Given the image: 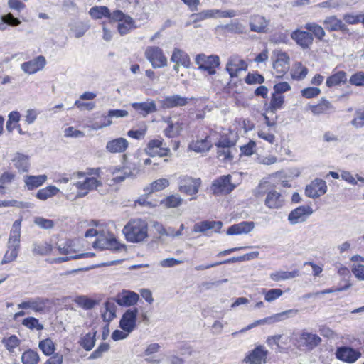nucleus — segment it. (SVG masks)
<instances>
[{
    "label": "nucleus",
    "mask_w": 364,
    "mask_h": 364,
    "mask_svg": "<svg viewBox=\"0 0 364 364\" xmlns=\"http://www.w3.org/2000/svg\"><path fill=\"white\" fill-rule=\"evenodd\" d=\"M21 226V220H17L13 223L8 241L7 250L1 260V264L10 263L17 258L20 247Z\"/></svg>",
    "instance_id": "obj_1"
},
{
    "label": "nucleus",
    "mask_w": 364,
    "mask_h": 364,
    "mask_svg": "<svg viewBox=\"0 0 364 364\" xmlns=\"http://www.w3.org/2000/svg\"><path fill=\"white\" fill-rule=\"evenodd\" d=\"M123 232L127 241L140 242L148 236V225L141 219H134L124 226Z\"/></svg>",
    "instance_id": "obj_2"
},
{
    "label": "nucleus",
    "mask_w": 364,
    "mask_h": 364,
    "mask_svg": "<svg viewBox=\"0 0 364 364\" xmlns=\"http://www.w3.org/2000/svg\"><path fill=\"white\" fill-rule=\"evenodd\" d=\"M195 62L200 70L207 71L209 75H215L216 73V68L220 64L218 55H206L203 53L197 55Z\"/></svg>",
    "instance_id": "obj_3"
},
{
    "label": "nucleus",
    "mask_w": 364,
    "mask_h": 364,
    "mask_svg": "<svg viewBox=\"0 0 364 364\" xmlns=\"http://www.w3.org/2000/svg\"><path fill=\"white\" fill-rule=\"evenodd\" d=\"M299 313L298 309H288L284 311L277 313L275 314H273L270 316L266 317L262 319L257 320L254 321L252 323L248 325L246 328V330L251 329L254 327H256L259 325H265V324H273L275 323H278L280 321H282L285 319H287L291 317L295 316Z\"/></svg>",
    "instance_id": "obj_4"
},
{
    "label": "nucleus",
    "mask_w": 364,
    "mask_h": 364,
    "mask_svg": "<svg viewBox=\"0 0 364 364\" xmlns=\"http://www.w3.org/2000/svg\"><path fill=\"white\" fill-rule=\"evenodd\" d=\"M112 21L118 22L117 29L121 36L129 33L136 28L134 19L120 10H115L112 13Z\"/></svg>",
    "instance_id": "obj_5"
},
{
    "label": "nucleus",
    "mask_w": 364,
    "mask_h": 364,
    "mask_svg": "<svg viewBox=\"0 0 364 364\" xmlns=\"http://www.w3.org/2000/svg\"><path fill=\"white\" fill-rule=\"evenodd\" d=\"M144 55L154 68H161L167 65V58L159 47L148 46Z\"/></svg>",
    "instance_id": "obj_6"
},
{
    "label": "nucleus",
    "mask_w": 364,
    "mask_h": 364,
    "mask_svg": "<svg viewBox=\"0 0 364 364\" xmlns=\"http://www.w3.org/2000/svg\"><path fill=\"white\" fill-rule=\"evenodd\" d=\"M83 181H79L73 183V186L80 191L77 193V198L86 196L88 193L93 190H97L102 186V182L100 178L95 176H85Z\"/></svg>",
    "instance_id": "obj_7"
},
{
    "label": "nucleus",
    "mask_w": 364,
    "mask_h": 364,
    "mask_svg": "<svg viewBox=\"0 0 364 364\" xmlns=\"http://www.w3.org/2000/svg\"><path fill=\"white\" fill-rule=\"evenodd\" d=\"M247 63L238 55H232L228 58L225 70L230 78L237 77L240 73L247 70Z\"/></svg>",
    "instance_id": "obj_8"
},
{
    "label": "nucleus",
    "mask_w": 364,
    "mask_h": 364,
    "mask_svg": "<svg viewBox=\"0 0 364 364\" xmlns=\"http://www.w3.org/2000/svg\"><path fill=\"white\" fill-rule=\"evenodd\" d=\"M201 181L200 178H193L182 176L178 179V190L186 195H195L198 192Z\"/></svg>",
    "instance_id": "obj_9"
},
{
    "label": "nucleus",
    "mask_w": 364,
    "mask_h": 364,
    "mask_svg": "<svg viewBox=\"0 0 364 364\" xmlns=\"http://www.w3.org/2000/svg\"><path fill=\"white\" fill-rule=\"evenodd\" d=\"M231 176H222L215 180L211 186V190L215 195H225L232 192L235 185L231 183Z\"/></svg>",
    "instance_id": "obj_10"
},
{
    "label": "nucleus",
    "mask_w": 364,
    "mask_h": 364,
    "mask_svg": "<svg viewBox=\"0 0 364 364\" xmlns=\"http://www.w3.org/2000/svg\"><path fill=\"white\" fill-rule=\"evenodd\" d=\"M93 247L100 250L109 249L119 250L122 245L117 240L113 234L107 233L98 235Z\"/></svg>",
    "instance_id": "obj_11"
},
{
    "label": "nucleus",
    "mask_w": 364,
    "mask_h": 364,
    "mask_svg": "<svg viewBox=\"0 0 364 364\" xmlns=\"http://www.w3.org/2000/svg\"><path fill=\"white\" fill-rule=\"evenodd\" d=\"M48 299L43 297L30 298L17 305L21 309H31L35 313H44Z\"/></svg>",
    "instance_id": "obj_12"
},
{
    "label": "nucleus",
    "mask_w": 364,
    "mask_h": 364,
    "mask_svg": "<svg viewBox=\"0 0 364 364\" xmlns=\"http://www.w3.org/2000/svg\"><path fill=\"white\" fill-rule=\"evenodd\" d=\"M163 144L164 140L162 139H152L149 141L145 148V152L151 157L156 156L160 157L170 156L171 154L170 149L164 147Z\"/></svg>",
    "instance_id": "obj_13"
},
{
    "label": "nucleus",
    "mask_w": 364,
    "mask_h": 364,
    "mask_svg": "<svg viewBox=\"0 0 364 364\" xmlns=\"http://www.w3.org/2000/svg\"><path fill=\"white\" fill-rule=\"evenodd\" d=\"M137 314L136 308L127 309L119 321V327L128 333H132L136 328Z\"/></svg>",
    "instance_id": "obj_14"
},
{
    "label": "nucleus",
    "mask_w": 364,
    "mask_h": 364,
    "mask_svg": "<svg viewBox=\"0 0 364 364\" xmlns=\"http://www.w3.org/2000/svg\"><path fill=\"white\" fill-rule=\"evenodd\" d=\"M274 58L273 63V68L276 72L279 75H283L289 68V57L281 50H275L273 52Z\"/></svg>",
    "instance_id": "obj_15"
},
{
    "label": "nucleus",
    "mask_w": 364,
    "mask_h": 364,
    "mask_svg": "<svg viewBox=\"0 0 364 364\" xmlns=\"http://www.w3.org/2000/svg\"><path fill=\"white\" fill-rule=\"evenodd\" d=\"M313 209L309 205L299 206L290 212L288 220L291 225L304 222L312 213Z\"/></svg>",
    "instance_id": "obj_16"
},
{
    "label": "nucleus",
    "mask_w": 364,
    "mask_h": 364,
    "mask_svg": "<svg viewBox=\"0 0 364 364\" xmlns=\"http://www.w3.org/2000/svg\"><path fill=\"white\" fill-rule=\"evenodd\" d=\"M193 99V97H186L176 94L165 97L164 99L160 100V104L163 109H171L186 106Z\"/></svg>",
    "instance_id": "obj_17"
},
{
    "label": "nucleus",
    "mask_w": 364,
    "mask_h": 364,
    "mask_svg": "<svg viewBox=\"0 0 364 364\" xmlns=\"http://www.w3.org/2000/svg\"><path fill=\"white\" fill-rule=\"evenodd\" d=\"M327 186L325 181L315 179L305 189L306 195L311 198H318L326 193Z\"/></svg>",
    "instance_id": "obj_18"
},
{
    "label": "nucleus",
    "mask_w": 364,
    "mask_h": 364,
    "mask_svg": "<svg viewBox=\"0 0 364 364\" xmlns=\"http://www.w3.org/2000/svg\"><path fill=\"white\" fill-rule=\"evenodd\" d=\"M46 64L44 56L39 55L36 58L21 65V70L26 74L31 75L42 70Z\"/></svg>",
    "instance_id": "obj_19"
},
{
    "label": "nucleus",
    "mask_w": 364,
    "mask_h": 364,
    "mask_svg": "<svg viewBox=\"0 0 364 364\" xmlns=\"http://www.w3.org/2000/svg\"><path fill=\"white\" fill-rule=\"evenodd\" d=\"M360 355L361 354L359 351L350 347H339L336 352V356L338 360L348 363H355Z\"/></svg>",
    "instance_id": "obj_20"
},
{
    "label": "nucleus",
    "mask_w": 364,
    "mask_h": 364,
    "mask_svg": "<svg viewBox=\"0 0 364 364\" xmlns=\"http://www.w3.org/2000/svg\"><path fill=\"white\" fill-rule=\"evenodd\" d=\"M139 299V294L129 290H123L118 293L114 298L115 302L121 306H134Z\"/></svg>",
    "instance_id": "obj_21"
},
{
    "label": "nucleus",
    "mask_w": 364,
    "mask_h": 364,
    "mask_svg": "<svg viewBox=\"0 0 364 364\" xmlns=\"http://www.w3.org/2000/svg\"><path fill=\"white\" fill-rule=\"evenodd\" d=\"M291 38L303 49L309 48L314 41V38L311 33L300 29L293 31L291 33Z\"/></svg>",
    "instance_id": "obj_22"
},
{
    "label": "nucleus",
    "mask_w": 364,
    "mask_h": 364,
    "mask_svg": "<svg viewBox=\"0 0 364 364\" xmlns=\"http://www.w3.org/2000/svg\"><path fill=\"white\" fill-rule=\"evenodd\" d=\"M321 341V338L315 334L308 332L305 330L302 331L298 342L301 346L306 347L309 350H312L316 347Z\"/></svg>",
    "instance_id": "obj_23"
},
{
    "label": "nucleus",
    "mask_w": 364,
    "mask_h": 364,
    "mask_svg": "<svg viewBox=\"0 0 364 364\" xmlns=\"http://www.w3.org/2000/svg\"><path fill=\"white\" fill-rule=\"evenodd\" d=\"M250 28L256 33H267L269 20L261 15H254L250 19Z\"/></svg>",
    "instance_id": "obj_24"
},
{
    "label": "nucleus",
    "mask_w": 364,
    "mask_h": 364,
    "mask_svg": "<svg viewBox=\"0 0 364 364\" xmlns=\"http://www.w3.org/2000/svg\"><path fill=\"white\" fill-rule=\"evenodd\" d=\"M267 351L261 346L256 347L247 355L244 361L250 364H263L266 362Z\"/></svg>",
    "instance_id": "obj_25"
},
{
    "label": "nucleus",
    "mask_w": 364,
    "mask_h": 364,
    "mask_svg": "<svg viewBox=\"0 0 364 364\" xmlns=\"http://www.w3.org/2000/svg\"><path fill=\"white\" fill-rule=\"evenodd\" d=\"M129 142L123 137L116 138L107 141L106 150L112 154L123 153L128 148Z\"/></svg>",
    "instance_id": "obj_26"
},
{
    "label": "nucleus",
    "mask_w": 364,
    "mask_h": 364,
    "mask_svg": "<svg viewBox=\"0 0 364 364\" xmlns=\"http://www.w3.org/2000/svg\"><path fill=\"white\" fill-rule=\"evenodd\" d=\"M11 161L18 173H27L29 171L30 159L28 155L16 153L14 154Z\"/></svg>",
    "instance_id": "obj_27"
},
{
    "label": "nucleus",
    "mask_w": 364,
    "mask_h": 364,
    "mask_svg": "<svg viewBox=\"0 0 364 364\" xmlns=\"http://www.w3.org/2000/svg\"><path fill=\"white\" fill-rule=\"evenodd\" d=\"M132 107L144 117L157 111L156 105L154 100L143 102H134L132 104Z\"/></svg>",
    "instance_id": "obj_28"
},
{
    "label": "nucleus",
    "mask_w": 364,
    "mask_h": 364,
    "mask_svg": "<svg viewBox=\"0 0 364 364\" xmlns=\"http://www.w3.org/2000/svg\"><path fill=\"white\" fill-rule=\"evenodd\" d=\"M283 196L276 191H269L266 197L264 204L270 209H277L284 205Z\"/></svg>",
    "instance_id": "obj_29"
},
{
    "label": "nucleus",
    "mask_w": 364,
    "mask_h": 364,
    "mask_svg": "<svg viewBox=\"0 0 364 364\" xmlns=\"http://www.w3.org/2000/svg\"><path fill=\"white\" fill-rule=\"evenodd\" d=\"M323 23L328 31H346L348 30L346 24L335 15L326 17Z\"/></svg>",
    "instance_id": "obj_30"
},
{
    "label": "nucleus",
    "mask_w": 364,
    "mask_h": 364,
    "mask_svg": "<svg viewBox=\"0 0 364 364\" xmlns=\"http://www.w3.org/2000/svg\"><path fill=\"white\" fill-rule=\"evenodd\" d=\"M222 225L223 223L221 221L204 220L194 225L193 232H205L206 231L212 229L215 230V232H218Z\"/></svg>",
    "instance_id": "obj_31"
},
{
    "label": "nucleus",
    "mask_w": 364,
    "mask_h": 364,
    "mask_svg": "<svg viewBox=\"0 0 364 364\" xmlns=\"http://www.w3.org/2000/svg\"><path fill=\"white\" fill-rule=\"evenodd\" d=\"M47 176L43 175H26L23 176V182L28 190L31 191L41 186L46 181Z\"/></svg>",
    "instance_id": "obj_32"
},
{
    "label": "nucleus",
    "mask_w": 364,
    "mask_h": 364,
    "mask_svg": "<svg viewBox=\"0 0 364 364\" xmlns=\"http://www.w3.org/2000/svg\"><path fill=\"white\" fill-rule=\"evenodd\" d=\"M254 227L255 224L253 222H242L229 227L227 234L228 235L247 234L252 231Z\"/></svg>",
    "instance_id": "obj_33"
},
{
    "label": "nucleus",
    "mask_w": 364,
    "mask_h": 364,
    "mask_svg": "<svg viewBox=\"0 0 364 364\" xmlns=\"http://www.w3.org/2000/svg\"><path fill=\"white\" fill-rule=\"evenodd\" d=\"M171 61L173 63L181 64L185 68H188L191 65L189 55L179 48H174L171 57Z\"/></svg>",
    "instance_id": "obj_34"
},
{
    "label": "nucleus",
    "mask_w": 364,
    "mask_h": 364,
    "mask_svg": "<svg viewBox=\"0 0 364 364\" xmlns=\"http://www.w3.org/2000/svg\"><path fill=\"white\" fill-rule=\"evenodd\" d=\"M211 146L212 144L208 141V136H206L203 139L193 141L188 145V149L197 153H202L209 151Z\"/></svg>",
    "instance_id": "obj_35"
},
{
    "label": "nucleus",
    "mask_w": 364,
    "mask_h": 364,
    "mask_svg": "<svg viewBox=\"0 0 364 364\" xmlns=\"http://www.w3.org/2000/svg\"><path fill=\"white\" fill-rule=\"evenodd\" d=\"M333 108L331 103L325 98H321L316 105H309V109L314 115L325 114Z\"/></svg>",
    "instance_id": "obj_36"
},
{
    "label": "nucleus",
    "mask_w": 364,
    "mask_h": 364,
    "mask_svg": "<svg viewBox=\"0 0 364 364\" xmlns=\"http://www.w3.org/2000/svg\"><path fill=\"white\" fill-rule=\"evenodd\" d=\"M170 183L167 178H159L151 183L144 188V191L149 194L164 190L169 186Z\"/></svg>",
    "instance_id": "obj_37"
},
{
    "label": "nucleus",
    "mask_w": 364,
    "mask_h": 364,
    "mask_svg": "<svg viewBox=\"0 0 364 364\" xmlns=\"http://www.w3.org/2000/svg\"><path fill=\"white\" fill-rule=\"evenodd\" d=\"M110 171L113 176H116L112 179L114 183H120L132 174L127 168L119 166L112 168Z\"/></svg>",
    "instance_id": "obj_38"
},
{
    "label": "nucleus",
    "mask_w": 364,
    "mask_h": 364,
    "mask_svg": "<svg viewBox=\"0 0 364 364\" xmlns=\"http://www.w3.org/2000/svg\"><path fill=\"white\" fill-rule=\"evenodd\" d=\"M304 28L309 31L313 36V38L322 41L326 36V32L321 26L314 23L310 22L304 25Z\"/></svg>",
    "instance_id": "obj_39"
},
{
    "label": "nucleus",
    "mask_w": 364,
    "mask_h": 364,
    "mask_svg": "<svg viewBox=\"0 0 364 364\" xmlns=\"http://www.w3.org/2000/svg\"><path fill=\"white\" fill-rule=\"evenodd\" d=\"M60 189L55 186H48L38 191L36 198L41 200H46L49 198L56 196Z\"/></svg>",
    "instance_id": "obj_40"
},
{
    "label": "nucleus",
    "mask_w": 364,
    "mask_h": 364,
    "mask_svg": "<svg viewBox=\"0 0 364 364\" xmlns=\"http://www.w3.org/2000/svg\"><path fill=\"white\" fill-rule=\"evenodd\" d=\"M284 102V97L279 93L272 94L269 106L267 109V112L274 114L277 110L280 109Z\"/></svg>",
    "instance_id": "obj_41"
},
{
    "label": "nucleus",
    "mask_w": 364,
    "mask_h": 364,
    "mask_svg": "<svg viewBox=\"0 0 364 364\" xmlns=\"http://www.w3.org/2000/svg\"><path fill=\"white\" fill-rule=\"evenodd\" d=\"M308 74V69L300 62L294 64L291 75L294 80H301L306 77Z\"/></svg>",
    "instance_id": "obj_42"
},
{
    "label": "nucleus",
    "mask_w": 364,
    "mask_h": 364,
    "mask_svg": "<svg viewBox=\"0 0 364 364\" xmlns=\"http://www.w3.org/2000/svg\"><path fill=\"white\" fill-rule=\"evenodd\" d=\"M96 331L90 332L80 338L79 343L85 350L90 351L93 348L96 341Z\"/></svg>",
    "instance_id": "obj_43"
},
{
    "label": "nucleus",
    "mask_w": 364,
    "mask_h": 364,
    "mask_svg": "<svg viewBox=\"0 0 364 364\" xmlns=\"http://www.w3.org/2000/svg\"><path fill=\"white\" fill-rule=\"evenodd\" d=\"M89 14L95 19L107 17L112 21V13L107 6H94L90 9Z\"/></svg>",
    "instance_id": "obj_44"
},
{
    "label": "nucleus",
    "mask_w": 364,
    "mask_h": 364,
    "mask_svg": "<svg viewBox=\"0 0 364 364\" xmlns=\"http://www.w3.org/2000/svg\"><path fill=\"white\" fill-rule=\"evenodd\" d=\"M299 275L298 270L292 272L278 271L270 274V278L274 282L287 280L297 277Z\"/></svg>",
    "instance_id": "obj_45"
},
{
    "label": "nucleus",
    "mask_w": 364,
    "mask_h": 364,
    "mask_svg": "<svg viewBox=\"0 0 364 364\" xmlns=\"http://www.w3.org/2000/svg\"><path fill=\"white\" fill-rule=\"evenodd\" d=\"M16 178V174L11 172H4L0 176V194H5L7 192V186L11 183Z\"/></svg>",
    "instance_id": "obj_46"
},
{
    "label": "nucleus",
    "mask_w": 364,
    "mask_h": 364,
    "mask_svg": "<svg viewBox=\"0 0 364 364\" xmlns=\"http://www.w3.org/2000/svg\"><path fill=\"white\" fill-rule=\"evenodd\" d=\"M346 81V73L344 71H338L327 78L326 85L331 87L335 85H338L341 83H345Z\"/></svg>",
    "instance_id": "obj_47"
},
{
    "label": "nucleus",
    "mask_w": 364,
    "mask_h": 364,
    "mask_svg": "<svg viewBox=\"0 0 364 364\" xmlns=\"http://www.w3.org/2000/svg\"><path fill=\"white\" fill-rule=\"evenodd\" d=\"M38 347L46 355H51L55 350V344L50 338L41 341Z\"/></svg>",
    "instance_id": "obj_48"
},
{
    "label": "nucleus",
    "mask_w": 364,
    "mask_h": 364,
    "mask_svg": "<svg viewBox=\"0 0 364 364\" xmlns=\"http://www.w3.org/2000/svg\"><path fill=\"white\" fill-rule=\"evenodd\" d=\"M182 129V122H177L176 123H173L172 122H169L168 127L164 130V134L167 137L173 138L179 135Z\"/></svg>",
    "instance_id": "obj_49"
},
{
    "label": "nucleus",
    "mask_w": 364,
    "mask_h": 364,
    "mask_svg": "<svg viewBox=\"0 0 364 364\" xmlns=\"http://www.w3.org/2000/svg\"><path fill=\"white\" fill-rule=\"evenodd\" d=\"M183 198L178 194L167 196L161 201V204L166 208H178L182 204Z\"/></svg>",
    "instance_id": "obj_50"
},
{
    "label": "nucleus",
    "mask_w": 364,
    "mask_h": 364,
    "mask_svg": "<svg viewBox=\"0 0 364 364\" xmlns=\"http://www.w3.org/2000/svg\"><path fill=\"white\" fill-rule=\"evenodd\" d=\"M58 250L60 254L65 255H73L76 252L74 248V242L73 240H68L64 242L58 244Z\"/></svg>",
    "instance_id": "obj_51"
},
{
    "label": "nucleus",
    "mask_w": 364,
    "mask_h": 364,
    "mask_svg": "<svg viewBox=\"0 0 364 364\" xmlns=\"http://www.w3.org/2000/svg\"><path fill=\"white\" fill-rule=\"evenodd\" d=\"M100 168H87V171H77L71 174V178H82L85 176H95L97 178H100Z\"/></svg>",
    "instance_id": "obj_52"
},
{
    "label": "nucleus",
    "mask_w": 364,
    "mask_h": 364,
    "mask_svg": "<svg viewBox=\"0 0 364 364\" xmlns=\"http://www.w3.org/2000/svg\"><path fill=\"white\" fill-rule=\"evenodd\" d=\"M74 302L79 306L89 310L92 309L96 304V301L88 298L86 296H77L75 298Z\"/></svg>",
    "instance_id": "obj_53"
},
{
    "label": "nucleus",
    "mask_w": 364,
    "mask_h": 364,
    "mask_svg": "<svg viewBox=\"0 0 364 364\" xmlns=\"http://www.w3.org/2000/svg\"><path fill=\"white\" fill-rule=\"evenodd\" d=\"M22 325L30 330L36 329L42 331L44 326L39 322V320L35 317H27L22 321Z\"/></svg>",
    "instance_id": "obj_54"
},
{
    "label": "nucleus",
    "mask_w": 364,
    "mask_h": 364,
    "mask_svg": "<svg viewBox=\"0 0 364 364\" xmlns=\"http://www.w3.org/2000/svg\"><path fill=\"white\" fill-rule=\"evenodd\" d=\"M21 360L23 364H37L39 361V355L37 352L28 350L23 353Z\"/></svg>",
    "instance_id": "obj_55"
},
{
    "label": "nucleus",
    "mask_w": 364,
    "mask_h": 364,
    "mask_svg": "<svg viewBox=\"0 0 364 364\" xmlns=\"http://www.w3.org/2000/svg\"><path fill=\"white\" fill-rule=\"evenodd\" d=\"M235 149L217 147V157L223 162L231 161L233 159V151Z\"/></svg>",
    "instance_id": "obj_56"
},
{
    "label": "nucleus",
    "mask_w": 364,
    "mask_h": 364,
    "mask_svg": "<svg viewBox=\"0 0 364 364\" xmlns=\"http://www.w3.org/2000/svg\"><path fill=\"white\" fill-rule=\"evenodd\" d=\"M210 11L212 18H232L237 15L235 10L222 11L219 9H210Z\"/></svg>",
    "instance_id": "obj_57"
},
{
    "label": "nucleus",
    "mask_w": 364,
    "mask_h": 364,
    "mask_svg": "<svg viewBox=\"0 0 364 364\" xmlns=\"http://www.w3.org/2000/svg\"><path fill=\"white\" fill-rule=\"evenodd\" d=\"M2 343L9 352H14V349L20 344V340L15 335H12L7 338H4Z\"/></svg>",
    "instance_id": "obj_58"
},
{
    "label": "nucleus",
    "mask_w": 364,
    "mask_h": 364,
    "mask_svg": "<svg viewBox=\"0 0 364 364\" xmlns=\"http://www.w3.org/2000/svg\"><path fill=\"white\" fill-rule=\"evenodd\" d=\"M33 223L40 228L43 230H50L54 227L55 223L53 220L46 219L43 217H36Z\"/></svg>",
    "instance_id": "obj_59"
},
{
    "label": "nucleus",
    "mask_w": 364,
    "mask_h": 364,
    "mask_svg": "<svg viewBox=\"0 0 364 364\" xmlns=\"http://www.w3.org/2000/svg\"><path fill=\"white\" fill-rule=\"evenodd\" d=\"M265 301L272 302L279 299L282 294L283 291L280 289H272L264 291Z\"/></svg>",
    "instance_id": "obj_60"
},
{
    "label": "nucleus",
    "mask_w": 364,
    "mask_h": 364,
    "mask_svg": "<svg viewBox=\"0 0 364 364\" xmlns=\"http://www.w3.org/2000/svg\"><path fill=\"white\" fill-rule=\"evenodd\" d=\"M52 250V247L47 242L36 243L33 245V252L45 255L49 254Z\"/></svg>",
    "instance_id": "obj_61"
},
{
    "label": "nucleus",
    "mask_w": 364,
    "mask_h": 364,
    "mask_svg": "<svg viewBox=\"0 0 364 364\" xmlns=\"http://www.w3.org/2000/svg\"><path fill=\"white\" fill-rule=\"evenodd\" d=\"M1 21L4 26L8 25L10 26H17L21 24V21L14 17L11 13L4 14L1 16Z\"/></svg>",
    "instance_id": "obj_62"
},
{
    "label": "nucleus",
    "mask_w": 364,
    "mask_h": 364,
    "mask_svg": "<svg viewBox=\"0 0 364 364\" xmlns=\"http://www.w3.org/2000/svg\"><path fill=\"white\" fill-rule=\"evenodd\" d=\"M264 81V77L258 73H249L245 79V82L248 85L262 84Z\"/></svg>",
    "instance_id": "obj_63"
},
{
    "label": "nucleus",
    "mask_w": 364,
    "mask_h": 364,
    "mask_svg": "<svg viewBox=\"0 0 364 364\" xmlns=\"http://www.w3.org/2000/svg\"><path fill=\"white\" fill-rule=\"evenodd\" d=\"M349 82L351 85L355 86H364V72L360 71L353 74Z\"/></svg>",
    "instance_id": "obj_64"
}]
</instances>
